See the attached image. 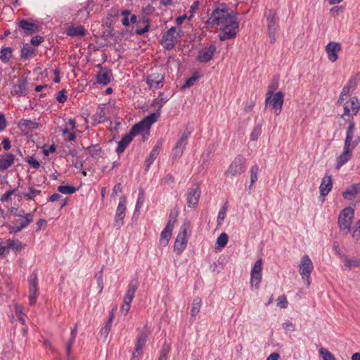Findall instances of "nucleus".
I'll return each mask as SVG.
<instances>
[{
    "mask_svg": "<svg viewBox=\"0 0 360 360\" xmlns=\"http://www.w3.org/2000/svg\"><path fill=\"white\" fill-rule=\"evenodd\" d=\"M207 22L212 25L221 26L218 35L221 41L234 39L238 32L237 13L225 4H219L215 6Z\"/></svg>",
    "mask_w": 360,
    "mask_h": 360,
    "instance_id": "f257e3e1",
    "label": "nucleus"
},
{
    "mask_svg": "<svg viewBox=\"0 0 360 360\" xmlns=\"http://www.w3.org/2000/svg\"><path fill=\"white\" fill-rule=\"evenodd\" d=\"M153 123H155V120L152 115L150 117H146L141 121L134 124L129 132L126 134L118 142L117 147L116 148L117 154L122 153L135 136L139 134L142 131H148Z\"/></svg>",
    "mask_w": 360,
    "mask_h": 360,
    "instance_id": "f03ea898",
    "label": "nucleus"
},
{
    "mask_svg": "<svg viewBox=\"0 0 360 360\" xmlns=\"http://www.w3.org/2000/svg\"><path fill=\"white\" fill-rule=\"evenodd\" d=\"M354 216V210L350 207L344 208L340 213L338 217V226L344 235H346L351 231V226Z\"/></svg>",
    "mask_w": 360,
    "mask_h": 360,
    "instance_id": "7ed1b4c3",
    "label": "nucleus"
},
{
    "mask_svg": "<svg viewBox=\"0 0 360 360\" xmlns=\"http://www.w3.org/2000/svg\"><path fill=\"white\" fill-rule=\"evenodd\" d=\"M178 213L171 212L169 214V220L166 224L165 228L161 232L160 238V245L165 247L168 245L169 241L172 236V230L174 227V224L176 221Z\"/></svg>",
    "mask_w": 360,
    "mask_h": 360,
    "instance_id": "20e7f679",
    "label": "nucleus"
},
{
    "mask_svg": "<svg viewBox=\"0 0 360 360\" xmlns=\"http://www.w3.org/2000/svg\"><path fill=\"white\" fill-rule=\"evenodd\" d=\"M298 268L299 273L302 276V279L305 281L307 286L309 287L311 283L310 276L314 269V265L308 255H305L302 257Z\"/></svg>",
    "mask_w": 360,
    "mask_h": 360,
    "instance_id": "39448f33",
    "label": "nucleus"
},
{
    "mask_svg": "<svg viewBox=\"0 0 360 360\" xmlns=\"http://www.w3.org/2000/svg\"><path fill=\"white\" fill-rule=\"evenodd\" d=\"M246 170V160L243 156L236 157L230 165L226 175L236 176L242 174Z\"/></svg>",
    "mask_w": 360,
    "mask_h": 360,
    "instance_id": "423d86ee",
    "label": "nucleus"
},
{
    "mask_svg": "<svg viewBox=\"0 0 360 360\" xmlns=\"http://www.w3.org/2000/svg\"><path fill=\"white\" fill-rule=\"evenodd\" d=\"M188 226L186 224H184L181 226L174 245V251L178 255L186 248L188 242Z\"/></svg>",
    "mask_w": 360,
    "mask_h": 360,
    "instance_id": "0eeeda50",
    "label": "nucleus"
},
{
    "mask_svg": "<svg viewBox=\"0 0 360 360\" xmlns=\"http://www.w3.org/2000/svg\"><path fill=\"white\" fill-rule=\"evenodd\" d=\"M191 134V130L186 127L179 136L178 141L173 148V155L175 158L180 157L188 143V139Z\"/></svg>",
    "mask_w": 360,
    "mask_h": 360,
    "instance_id": "6e6552de",
    "label": "nucleus"
},
{
    "mask_svg": "<svg viewBox=\"0 0 360 360\" xmlns=\"http://www.w3.org/2000/svg\"><path fill=\"white\" fill-rule=\"evenodd\" d=\"M262 259H259L255 263L251 271L250 285L251 288L258 289L262 281Z\"/></svg>",
    "mask_w": 360,
    "mask_h": 360,
    "instance_id": "1a4fd4ad",
    "label": "nucleus"
},
{
    "mask_svg": "<svg viewBox=\"0 0 360 360\" xmlns=\"http://www.w3.org/2000/svg\"><path fill=\"white\" fill-rule=\"evenodd\" d=\"M360 109V102L356 97H352L344 104V113L341 115L352 117L356 115Z\"/></svg>",
    "mask_w": 360,
    "mask_h": 360,
    "instance_id": "9d476101",
    "label": "nucleus"
},
{
    "mask_svg": "<svg viewBox=\"0 0 360 360\" xmlns=\"http://www.w3.org/2000/svg\"><path fill=\"white\" fill-rule=\"evenodd\" d=\"M176 27H172L169 29L162 37V44L167 50H171L174 49L176 42L177 41L176 35Z\"/></svg>",
    "mask_w": 360,
    "mask_h": 360,
    "instance_id": "9b49d317",
    "label": "nucleus"
},
{
    "mask_svg": "<svg viewBox=\"0 0 360 360\" xmlns=\"http://www.w3.org/2000/svg\"><path fill=\"white\" fill-rule=\"evenodd\" d=\"M200 193V187L197 184H193L188 188L186 194V200L189 207H194L198 205Z\"/></svg>",
    "mask_w": 360,
    "mask_h": 360,
    "instance_id": "f8f14e48",
    "label": "nucleus"
},
{
    "mask_svg": "<svg viewBox=\"0 0 360 360\" xmlns=\"http://www.w3.org/2000/svg\"><path fill=\"white\" fill-rule=\"evenodd\" d=\"M126 202L127 199L125 196L120 198L118 206L116 210L114 226L117 229H120L123 225V219L125 217L126 212Z\"/></svg>",
    "mask_w": 360,
    "mask_h": 360,
    "instance_id": "ddd939ff",
    "label": "nucleus"
},
{
    "mask_svg": "<svg viewBox=\"0 0 360 360\" xmlns=\"http://www.w3.org/2000/svg\"><path fill=\"white\" fill-rule=\"evenodd\" d=\"M21 219L16 221L15 224L11 227L10 233H18L25 229L28 224L33 221V215L31 213L26 214L25 215L18 214Z\"/></svg>",
    "mask_w": 360,
    "mask_h": 360,
    "instance_id": "4468645a",
    "label": "nucleus"
},
{
    "mask_svg": "<svg viewBox=\"0 0 360 360\" xmlns=\"http://www.w3.org/2000/svg\"><path fill=\"white\" fill-rule=\"evenodd\" d=\"M216 50L217 47L214 44H210L208 46L201 49L198 51L197 60L200 63H207L210 61L213 58Z\"/></svg>",
    "mask_w": 360,
    "mask_h": 360,
    "instance_id": "2eb2a0df",
    "label": "nucleus"
},
{
    "mask_svg": "<svg viewBox=\"0 0 360 360\" xmlns=\"http://www.w3.org/2000/svg\"><path fill=\"white\" fill-rule=\"evenodd\" d=\"M283 101L284 95L281 91H278L273 95L268 104L274 110V113L278 115L281 112Z\"/></svg>",
    "mask_w": 360,
    "mask_h": 360,
    "instance_id": "dca6fc26",
    "label": "nucleus"
},
{
    "mask_svg": "<svg viewBox=\"0 0 360 360\" xmlns=\"http://www.w3.org/2000/svg\"><path fill=\"white\" fill-rule=\"evenodd\" d=\"M341 51V44L335 41H330L326 46L328 60L335 62L338 58V53Z\"/></svg>",
    "mask_w": 360,
    "mask_h": 360,
    "instance_id": "f3484780",
    "label": "nucleus"
},
{
    "mask_svg": "<svg viewBox=\"0 0 360 360\" xmlns=\"http://www.w3.org/2000/svg\"><path fill=\"white\" fill-rule=\"evenodd\" d=\"M146 82L150 88L159 89L163 86L164 75L159 72L151 73L147 77Z\"/></svg>",
    "mask_w": 360,
    "mask_h": 360,
    "instance_id": "a211bd4d",
    "label": "nucleus"
},
{
    "mask_svg": "<svg viewBox=\"0 0 360 360\" xmlns=\"http://www.w3.org/2000/svg\"><path fill=\"white\" fill-rule=\"evenodd\" d=\"M38 282H37V275L35 273H33L30 278H29V289H30V304L33 305L36 302L37 300V292L38 290L37 288Z\"/></svg>",
    "mask_w": 360,
    "mask_h": 360,
    "instance_id": "6ab92c4d",
    "label": "nucleus"
},
{
    "mask_svg": "<svg viewBox=\"0 0 360 360\" xmlns=\"http://www.w3.org/2000/svg\"><path fill=\"white\" fill-rule=\"evenodd\" d=\"M352 155L350 146H344L342 153L337 158L336 169H339L347 162H348Z\"/></svg>",
    "mask_w": 360,
    "mask_h": 360,
    "instance_id": "aec40b11",
    "label": "nucleus"
},
{
    "mask_svg": "<svg viewBox=\"0 0 360 360\" xmlns=\"http://www.w3.org/2000/svg\"><path fill=\"white\" fill-rule=\"evenodd\" d=\"M112 72L107 68H101L96 74V81L99 84L107 85L110 82Z\"/></svg>",
    "mask_w": 360,
    "mask_h": 360,
    "instance_id": "412c9836",
    "label": "nucleus"
},
{
    "mask_svg": "<svg viewBox=\"0 0 360 360\" xmlns=\"http://www.w3.org/2000/svg\"><path fill=\"white\" fill-rule=\"evenodd\" d=\"M333 186L331 176L326 175L323 177L320 185V193L322 196L327 195L331 191Z\"/></svg>",
    "mask_w": 360,
    "mask_h": 360,
    "instance_id": "4be33fe9",
    "label": "nucleus"
},
{
    "mask_svg": "<svg viewBox=\"0 0 360 360\" xmlns=\"http://www.w3.org/2000/svg\"><path fill=\"white\" fill-rule=\"evenodd\" d=\"M162 94H160L158 98L155 99L153 103V106L158 107V109L155 112L150 113L147 117H150L153 115V119L155 120V122L158 120V117L160 115L161 108L164 103L167 101V98H162Z\"/></svg>",
    "mask_w": 360,
    "mask_h": 360,
    "instance_id": "5701e85b",
    "label": "nucleus"
},
{
    "mask_svg": "<svg viewBox=\"0 0 360 360\" xmlns=\"http://www.w3.org/2000/svg\"><path fill=\"white\" fill-rule=\"evenodd\" d=\"M138 288V281L137 279L131 280L128 285V289L124 297V300L132 302L134 294Z\"/></svg>",
    "mask_w": 360,
    "mask_h": 360,
    "instance_id": "b1692460",
    "label": "nucleus"
},
{
    "mask_svg": "<svg viewBox=\"0 0 360 360\" xmlns=\"http://www.w3.org/2000/svg\"><path fill=\"white\" fill-rule=\"evenodd\" d=\"M15 156L12 153H4L0 158V169L6 170L14 162Z\"/></svg>",
    "mask_w": 360,
    "mask_h": 360,
    "instance_id": "393cba45",
    "label": "nucleus"
},
{
    "mask_svg": "<svg viewBox=\"0 0 360 360\" xmlns=\"http://www.w3.org/2000/svg\"><path fill=\"white\" fill-rule=\"evenodd\" d=\"M267 28L269 31H276L277 30V17L275 11L270 10L266 16Z\"/></svg>",
    "mask_w": 360,
    "mask_h": 360,
    "instance_id": "a878e982",
    "label": "nucleus"
},
{
    "mask_svg": "<svg viewBox=\"0 0 360 360\" xmlns=\"http://www.w3.org/2000/svg\"><path fill=\"white\" fill-rule=\"evenodd\" d=\"M160 148V143H158L157 145L154 146L152 151L150 153L148 157L146 158L145 161L146 169L148 170L152 163L157 158Z\"/></svg>",
    "mask_w": 360,
    "mask_h": 360,
    "instance_id": "bb28decb",
    "label": "nucleus"
},
{
    "mask_svg": "<svg viewBox=\"0 0 360 360\" xmlns=\"http://www.w3.org/2000/svg\"><path fill=\"white\" fill-rule=\"evenodd\" d=\"M92 120L94 124H98L107 120L105 108L98 107L96 113L93 115Z\"/></svg>",
    "mask_w": 360,
    "mask_h": 360,
    "instance_id": "cd10ccee",
    "label": "nucleus"
},
{
    "mask_svg": "<svg viewBox=\"0 0 360 360\" xmlns=\"http://www.w3.org/2000/svg\"><path fill=\"white\" fill-rule=\"evenodd\" d=\"M359 193H360V184H356L351 186L344 191L342 196L345 199L351 200Z\"/></svg>",
    "mask_w": 360,
    "mask_h": 360,
    "instance_id": "c85d7f7f",
    "label": "nucleus"
},
{
    "mask_svg": "<svg viewBox=\"0 0 360 360\" xmlns=\"http://www.w3.org/2000/svg\"><path fill=\"white\" fill-rule=\"evenodd\" d=\"M19 27L24 30L27 34H31L37 31L38 26L36 24L30 22L26 20H22L19 22Z\"/></svg>",
    "mask_w": 360,
    "mask_h": 360,
    "instance_id": "c756f323",
    "label": "nucleus"
},
{
    "mask_svg": "<svg viewBox=\"0 0 360 360\" xmlns=\"http://www.w3.org/2000/svg\"><path fill=\"white\" fill-rule=\"evenodd\" d=\"M145 345L146 339H138L136 343L134 351L133 352L132 354L131 360H136V359L141 357L143 352V348L144 347Z\"/></svg>",
    "mask_w": 360,
    "mask_h": 360,
    "instance_id": "7c9ffc66",
    "label": "nucleus"
},
{
    "mask_svg": "<svg viewBox=\"0 0 360 360\" xmlns=\"http://www.w3.org/2000/svg\"><path fill=\"white\" fill-rule=\"evenodd\" d=\"M278 87V79L274 78L271 83L269 85L267 92H266V97L265 99V105L267 106L268 103L271 100V98L273 96L275 91Z\"/></svg>",
    "mask_w": 360,
    "mask_h": 360,
    "instance_id": "2f4dec72",
    "label": "nucleus"
},
{
    "mask_svg": "<svg viewBox=\"0 0 360 360\" xmlns=\"http://www.w3.org/2000/svg\"><path fill=\"white\" fill-rule=\"evenodd\" d=\"M66 33L70 37H82L85 35V30L82 25L72 26L67 30Z\"/></svg>",
    "mask_w": 360,
    "mask_h": 360,
    "instance_id": "473e14b6",
    "label": "nucleus"
},
{
    "mask_svg": "<svg viewBox=\"0 0 360 360\" xmlns=\"http://www.w3.org/2000/svg\"><path fill=\"white\" fill-rule=\"evenodd\" d=\"M355 124L353 120H349V127L347 130L346 138L345 139L344 146H351V141L354 136V130Z\"/></svg>",
    "mask_w": 360,
    "mask_h": 360,
    "instance_id": "72a5a7b5",
    "label": "nucleus"
},
{
    "mask_svg": "<svg viewBox=\"0 0 360 360\" xmlns=\"http://www.w3.org/2000/svg\"><path fill=\"white\" fill-rule=\"evenodd\" d=\"M202 300L199 297H195L193 301V306L191 309V318L193 320L195 319L197 314L200 312L201 307Z\"/></svg>",
    "mask_w": 360,
    "mask_h": 360,
    "instance_id": "f704fd0d",
    "label": "nucleus"
},
{
    "mask_svg": "<svg viewBox=\"0 0 360 360\" xmlns=\"http://www.w3.org/2000/svg\"><path fill=\"white\" fill-rule=\"evenodd\" d=\"M259 171V168L257 164H255L251 167V168L250 169V185L249 186L250 189L252 188L253 184L257 181Z\"/></svg>",
    "mask_w": 360,
    "mask_h": 360,
    "instance_id": "c9c22d12",
    "label": "nucleus"
},
{
    "mask_svg": "<svg viewBox=\"0 0 360 360\" xmlns=\"http://www.w3.org/2000/svg\"><path fill=\"white\" fill-rule=\"evenodd\" d=\"M14 91L15 94L18 96H25L27 91V82L26 81H20L14 88Z\"/></svg>",
    "mask_w": 360,
    "mask_h": 360,
    "instance_id": "e433bc0d",
    "label": "nucleus"
},
{
    "mask_svg": "<svg viewBox=\"0 0 360 360\" xmlns=\"http://www.w3.org/2000/svg\"><path fill=\"white\" fill-rule=\"evenodd\" d=\"M341 258L345 262V266L351 269L352 267H358L360 266V259L355 258H347L345 255L341 256Z\"/></svg>",
    "mask_w": 360,
    "mask_h": 360,
    "instance_id": "4c0bfd02",
    "label": "nucleus"
},
{
    "mask_svg": "<svg viewBox=\"0 0 360 360\" xmlns=\"http://www.w3.org/2000/svg\"><path fill=\"white\" fill-rule=\"evenodd\" d=\"M12 56V49L10 47L3 48L1 50L0 59L1 60L6 63L9 61Z\"/></svg>",
    "mask_w": 360,
    "mask_h": 360,
    "instance_id": "58836bf2",
    "label": "nucleus"
},
{
    "mask_svg": "<svg viewBox=\"0 0 360 360\" xmlns=\"http://www.w3.org/2000/svg\"><path fill=\"white\" fill-rule=\"evenodd\" d=\"M228 235L226 233H221L216 242V249L224 248L228 243Z\"/></svg>",
    "mask_w": 360,
    "mask_h": 360,
    "instance_id": "ea45409f",
    "label": "nucleus"
},
{
    "mask_svg": "<svg viewBox=\"0 0 360 360\" xmlns=\"http://www.w3.org/2000/svg\"><path fill=\"white\" fill-rule=\"evenodd\" d=\"M319 353L323 360H337L335 356L324 347H321L319 350Z\"/></svg>",
    "mask_w": 360,
    "mask_h": 360,
    "instance_id": "a19ab883",
    "label": "nucleus"
},
{
    "mask_svg": "<svg viewBox=\"0 0 360 360\" xmlns=\"http://www.w3.org/2000/svg\"><path fill=\"white\" fill-rule=\"evenodd\" d=\"M34 49L28 44H25L21 49V58L23 59H28L34 53Z\"/></svg>",
    "mask_w": 360,
    "mask_h": 360,
    "instance_id": "79ce46f5",
    "label": "nucleus"
},
{
    "mask_svg": "<svg viewBox=\"0 0 360 360\" xmlns=\"http://www.w3.org/2000/svg\"><path fill=\"white\" fill-rule=\"evenodd\" d=\"M359 81V75H356L352 76L347 84H346V86L349 89L352 91H354L356 89V86L358 85Z\"/></svg>",
    "mask_w": 360,
    "mask_h": 360,
    "instance_id": "37998d69",
    "label": "nucleus"
},
{
    "mask_svg": "<svg viewBox=\"0 0 360 360\" xmlns=\"http://www.w3.org/2000/svg\"><path fill=\"white\" fill-rule=\"evenodd\" d=\"M5 244H7L8 250L13 249L15 250H19L22 247V243L19 240H7L5 242Z\"/></svg>",
    "mask_w": 360,
    "mask_h": 360,
    "instance_id": "c03bdc74",
    "label": "nucleus"
},
{
    "mask_svg": "<svg viewBox=\"0 0 360 360\" xmlns=\"http://www.w3.org/2000/svg\"><path fill=\"white\" fill-rule=\"evenodd\" d=\"M76 188L72 186H59L58 191L63 194H72L76 191Z\"/></svg>",
    "mask_w": 360,
    "mask_h": 360,
    "instance_id": "a18cd8bd",
    "label": "nucleus"
},
{
    "mask_svg": "<svg viewBox=\"0 0 360 360\" xmlns=\"http://www.w3.org/2000/svg\"><path fill=\"white\" fill-rule=\"evenodd\" d=\"M145 199V192L143 188L139 189V198L136 204L135 211H139Z\"/></svg>",
    "mask_w": 360,
    "mask_h": 360,
    "instance_id": "49530a36",
    "label": "nucleus"
},
{
    "mask_svg": "<svg viewBox=\"0 0 360 360\" xmlns=\"http://www.w3.org/2000/svg\"><path fill=\"white\" fill-rule=\"evenodd\" d=\"M40 193H41V191L37 190V189L33 188L32 187H30V191L28 193H23L22 195V196H23L27 200H34L35 195Z\"/></svg>",
    "mask_w": 360,
    "mask_h": 360,
    "instance_id": "de8ad7c7",
    "label": "nucleus"
},
{
    "mask_svg": "<svg viewBox=\"0 0 360 360\" xmlns=\"http://www.w3.org/2000/svg\"><path fill=\"white\" fill-rule=\"evenodd\" d=\"M86 150L92 157L100 156L101 153V148L98 145L91 146Z\"/></svg>",
    "mask_w": 360,
    "mask_h": 360,
    "instance_id": "09e8293b",
    "label": "nucleus"
},
{
    "mask_svg": "<svg viewBox=\"0 0 360 360\" xmlns=\"http://www.w3.org/2000/svg\"><path fill=\"white\" fill-rule=\"evenodd\" d=\"M262 132V126L257 125L252 131L250 134V140L251 141H257L261 134Z\"/></svg>",
    "mask_w": 360,
    "mask_h": 360,
    "instance_id": "8fccbe9b",
    "label": "nucleus"
},
{
    "mask_svg": "<svg viewBox=\"0 0 360 360\" xmlns=\"http://www.w3.org/2000/svg\"><path fill=\"white\" fill-rule=\"evenodd\" d=\"M143 22H146V25L143 28H138L135 30V33L137 35H143L144 33L147 32L150 29V21L148 19L143 20Z\"/></svg>",
    "mask_w": 360,
    "mask_h": 360,
    "instance_id": "3c124183",
    "label": "nucleus"
},
{
    "mask_svg": "<svg viewBox=\"0 0 360 360\" xmlns=\"http://www.w3.org/2000/svg\"><path fill=\"white\" fill-rule=\"evenodd\" d=\"M103 267H102L101 270L96 276L97 279V285L99 288V292H101L103 289Z\"/></svg>",
    "mask_w": 360,
    "mask_h": 360,
    "instance_id": "603ef678",
    "label": "nucleus"
},
{
    "mask_svg": "<svg viewBox=\"0 0 360 360\" xmlns=\"http://www.w3.org/2000/svg\"><path fill=\"white\" fill-rule=\"evenodd\" d=\"M226 206H223L219 213H218V216H217V224L218 225H221V222L224 221L225 217H226Z\"/></svg>",
    "mask_w": 360,
    "mask_h": 360,
    "instance_id": "864d4df0",
    "label": "nucleus"
},
{
    "mask_svg": "<svg viewBox=\"0 0 360 360\" xmlns=\"http://www.w3.org/2000/svg\"><path fill=\"white\" fill-rule=\"evenodd\" d=\"M277 306L281 308L285 309L288 307V301L285 296L281 295L277 298Z\"/></svg>",
    "mask_w": 360,
    "mask_h": 360,
    "instance_id": "5fc2aeb1",
    "label": "nucleus"
},
{
    "mask_svg": "<svg viewBox=\"0 0 360 360\" xmlns=\"http://www.w3.org/2000/svg\"><path fill=\"white\" fill-rule=\"evenodd\" d=\"M198 78V77L196 76H192L190 78L187 79L184 84L182 86V89H186L193 86L196 82Z\"/></svg>",
    "mask_w": 360,
    "mask_h": 360,
    "instance_id": "6e6d98bb",
    "label": "nucleus"
},
{
    "mask_svg": "<svg viewBox=\"0 0 360 360\" xmlns=\"http://www.w3.org/2000/svg\"><path fill=\"white\" fill-rule=\"evenodd\" d=\"M21 123L22 125H25L26 127L29 129H37L38 127V124L32 122L31 120H21Z\"/></svg>",
    "mask_w": 360,
    "mask_h": 360,
    "instance_id": "4d7b16f0",
    "label": "nucleus"
},
{
    "mask_svg": "<svg viewBox=\"0 0 360 360\" xmlns=\"http://www.w3.org/2000/svg\"><path fill=\"white\" fill-rule=\"evenodd\" d=\"M15 189L7 191L3 195H1L0 200L1 202H7L10 200L11 196L15 193Z\"/></svg>",
    "mask_w": 360,
    "mask_h": 360,
    "instance_id": "13d9d810",
    "label": "nucleus"
},
{
    "mask_svg": "<svg viewBox=\"0 0 360 360\" xmlns=\"http://www.w3.org/2000/svg\"><path fill=\"white\" fill-rule=\"evenodd\" d=\"M112 326V323L107 321L105 326L101 330V335L107 337Z\"/></svg>",
    "mask_w": 360,
    "mask_h": 360,
    "instance_id": "bf43d9fd",
    "label": "nucleus"
},
{
    "mask_svg": "<svg viewBox=\"0 0 360 360\" xmlns=\"http://www.w3.org/2000/svg\"><path fill=\"white\" fill-rule=\"evenodd\" d=\"M170 342H167V341L165 342L163 347L160 352V355H164L165 356H167V354H169L170 351Z\"/></svg>",
    "mask_w": 360,
    "mask_h": 360,
    "instance_id": "052dcab7",
    "label": "nucleus"
},
{
    "mask_svg": "<svg viewBox=\"0 0 360 360\" xmlns=\"http://www.w3.org/2000/svg\"><path fill=\"white\" fill-rule=\"evenodd\" d=\"M27 162L32 165L34 169H38L40 167L39 162L35 160L33 156L29 157L27 160Z\"/></svg>",
    "mask_w": 360,
    "mask_h": 360,
    "instance_id": "680f3d73",
    "label": "nucleus"
},
{
    "mask_svg": "<svg viewBox=\"0 0 360 360\" xmlns=\"http://www.w3.org/2000/svg\"><path fill=\"white\" fill-rule=\"evenodd\" d=\"M124 303L121 307V311L122 313H123L124 315H126L129 309H130V307H131V302H129V301H126V300H124L123 301Z\"/></svg>",
    "mask_w": 360,
    "mask_h": 360,
    "instance_id": "e2e57ef3",
    "label": "nucleus"
},
{
    "mask_svg": "<svg viewBox=\"0 0 360 360\" xmlns=\"http://www.w3.org/2000/svg\"><path fill=\"white\" fill-rule=\"evenodd\" d=\"M44 41V37L39 35L32 38L30 42L33 46H38Z\"/></svg>",
    "mask_w": 360,
    "mask_h": 360,
    "instance_id": "0e129e2a",
    "label": "nucleus"
},
{
    "mask_svg": "<svg viewBox=\"0 0 360 360\" xmlns=\"http://www.w3.org/2000/svg\"><path fill=\"white\" fill-rule=\"evenodd\" d=\"M357 227L355 229V230L352 233V237L358 240L360 239V220H359L356 222Z\"/></svg>",
    "mask_w": 360,
    "mask_h": 360,
    "instance_id": "69168bd1",
    "label": "nucleus"
},
{
    "mask_svg": "<svg viewBox=\"0 0 360 360\" xmlns=\"http://www.w3.org/2000/svg\"><path fill=\"white\" fill-rule=\"evenodd\" d=\"M56 99L60 103H64L67 100V96L65 94V91H60Z\"/></svg>",
    "mask_w": 360,
    "mask_h": 360,
    "instance_id": "338daca9",
    "label": "nucleus"
},
{
    "mask_svg": "<svg viewBox=\"0 0 360 360\" xmlns=\"http://www.w3.org/2000/svg\"><path fill=\"white\" fill-rule=\"evenodd\" d=\"M162 181L165 184H172L174 181V177L172 174H167L165 175V176L162 179Z\"/></svg>",
    "mask_w": 360,
    "mask_h": 360,
    "instance_id": "774afa93",
    "label": "nucleus"
}]
</instances>
